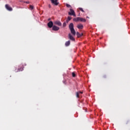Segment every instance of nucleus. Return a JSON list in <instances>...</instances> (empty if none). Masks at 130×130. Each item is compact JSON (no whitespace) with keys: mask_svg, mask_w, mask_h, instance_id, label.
Wrapping results in <instances>:
<instances>
[{"mask_svg":"<svg viewBox=\"0 0 130 130\" xmlns=\"http://www.w3.org/2000/svg\"><path fill=\"white\" fill-rule=\"evenodd\" d=\"M69 28L71 31V34L73 36H75L76 34V32L75 31V30L74 28V24L71 23H70L69 25Z\"/></svg>","mask_w":130,"mask_h":130,"instance_id":"nucleus-1","label":"nucleus"},{"mask_svg":"<svg viewBox=\"0 0 130 130\" xmlns=\"http://www.w3.org/2000/svg\"><path fill=\"white\" fill-rule=\"evenodd\" d=\"M49 8H51V6H50V5H49Z\"/></svg>","mask_w":130,"mask_h":130,"instance_id":"nucleus-25","label":"nucleus"},{"mask_svg":"<svg viewBox=\"0 0 130 130\" xmlns=\"http://www.w3.org/2000/svg\"><path fill=\"white\" fill-rule=\"evenodd\" d=\"M23 70V68H21L20 69H16L15 70V72L16 73H17V72H21V71H22Z\"/></svg>","mask_w":130,"mask_h":130,"instance_id":"nucleus-11","label":"nucleus"},{"mask_svg":"<svg viewBox=\"0 0 130 130\" xmlns=\"http://www.w3.org/2000/svg\"><path fill=\"white\" fill-rule=\"evenodd\" d=\"M86 21V19H85V18H83L82 17H79V22H85Z\"/></svg>","mask_w":130,"mask_h":130,"instance_id":"nucleus-10","label":"nucleus"},{"mask_svg":"<svg viewBox=\"0 0 130 130\" xmlns=\"http://www.w3.org/2000/svg\"><path fill=\"white\" fill-rule=\"evenodd\" d=\"M68 38L72 41H75V38H74V37L72 36L71 34H68Z\"/></svg>","mask_w":130,"mask_h":130,"instance_id":"nucleus-4","label":"nucleus"},{"mask_svg":"<svg viewBox=\"0 0 130 130\" xmlns=\"http://www.w3.org/2000/svg\"><path fill=\"white\" fill-rule=\"evenodd\" d=\"M70 41H67V42L65 43V46H66V47L70 46Z\"/></svg>","mask_w":130,"mask_h":130,"instance_id":"nucleus-15","label":"nucleus"},{"mask_svg":"<svg viewBox=\"0 0 130 130\" xmlns=\"http://www.w3.org/2000/svg\"><path fill=\"white\" fill-rule=\"evenodd\" d=\"M72 19V17H71V16H68V19H67L66 22L68 23Z\"/></svg>","mask_w":130,"mask_h":130,"instance_id":"nucleus-13","label":"nucleus"},{"mask_svg":"<svg viewBox=\"0 0 130 130\" xmlns=\"http://www.w3.org/2000/svg\"><path fill=\"white\" fill-rule=\"evenodd\" d=\"M51 20V18H49V21Z\"/></svg>","mask_w":130,"mask_h":130,"instance_id":"nucleus-26","label":"nucleus"},{"mask_svg":"<svg viewBox=\"0 0 130 130\" xmlns=\"http://www.w3.org/2000/svg\"><path fill=\"white\" fill-rule=\"evenodd\" d=\"M5 8L6 9L9 11H12L13 9L11 7H10L8 4H6Z\"/></svg>","mask_w":130,"mask_h":130,"instance_id":"nucleus-3","label":"nucleus"},{"mask_svg":"<svg viewBox=\"0 0 130 130\" xmlns=\"http://www.w3.org/2000/svg\"><path fill=\"white\" fill-rule=\"evenodd\" d=\"M59 27L58 26H56V25H53L52 29L54 31H58L59 30Z\"/></svg>","mask_w":130,"mask_h":130,"instance_id":"nucleus-7","label":"nucleus"},{"mask_svg":"<svg viewBox=\"0 0 130 130\" xmlns=\"http://www.w3.org/2000/svg\"><path fill=\"white\" fill-rule=\"evenodd\" d=\"M79 10L81 11L82 13H84L85 11L84 10H83V8H79Z\"/></svg>","mask_w":130,"mask_h":130,"instance_id":"nucleus-16","label":"nucleus"},{"mask_svg":"<svg viewBox=\"0 0 130 130\" xmlns=\"http://www.w3.org/2000/svg\"><path fill=\"white\" fill-rule=\"evenodd\" d=\"M66 7L69 8H71V6L68 4H66Z\"/></svg>","mask_w":130,"mask_h":130,"instance_id":"nucleus-19","label":"nucleus"},{"mask_svg":"<svg viewBox=\"0 0 130 130\" xmlns=\"http://www.w3.org/2000/svg\"><path fill=\"white\" fill-rule=\"evenodd\" d=\"M73 21L75 22H79V17H76V18H73Z\"/></svg>","mask_w":130,"mask_h":130,"instance_id":"nucleus-14","label":"nucleus"},{"mask_svg":"<svg viewBox=\"0 0 130 130\" xmlns=\"http://www.w3.org/2000/svg\"><path fill=\"white\" fill-rule=\"evenodd\" d=\"M72 77H76V74H75V72H73V73H72Z\"/></svg>","mask_w":130,"mask_h":130,"instance_id":"nucleus-20","label":"nucleus"},{"mask_svg":"<svg viewBox=\"0 0 130 130\" xmlns=\"http://www.w3.org/2000/svg\"><path fill=\"white\" fill-rule=\"evenodd\" d=\"M34 6H32V5H30V9L31 10H32L34 9Z\"/></svg>","mask_w":130,"mask_h":130,"instance_id":"nucleus-18","label":"nucleus"},{"mask_svg":"<svg viewBox=\"0 0 130 130\" xmlns=\"http://www.w3.org/2000/svg\"><path fill=\"white\" fill-rule=\"evenodd\" d=\"M25 3L29 4V1L26 2Z\"/></svg>","mask_w":130,"mask_h":130,"instance_id":"nucleus-23","label":"nucleus"},{"mask_svg":"<svg viewBox=\"0 0 130 130\" xmlns=\"http://www.w3.org/2000/svg\"><path fill=\"white\" fill-rule=\"evenodd\" d=\"M68 15L70 16H73L74 17H76V15L75 14V12L73 9H70V12H68Z\"/></svg>","mask_w":130,"mask_h":130,"instance_id":"nucleus-2","label":"nucleus"},{"mask_svg":"<svg viewBox=\"0 0 130 130\" xmlns=\"http://www.w3.org/2000/svg\"><path fill=\"white\" fill-rule=\"evenodd\" d=\"M76 35L78 38H80L83 36V34H80L78 31H77Z\"/></svg>","mask_w":130,"mask_h":130,"instance_id":"nucleus-12","label":"nucleus"},{"mask_svg":"<svg viewBox=\"0 0 130 130\" xmlns=\"http://www.w3.org/2000/svg\"><path fill=\"white\" fill-rule=\"evenodd\" d=\"M77 28L79 29H82L83 28V24H78V25H77Z\"/></svg>","mask_w":130,"mask_h":130,"instance_id":"nucleus-9","label":"nucleus"},{"mask_svg":"<svg viewBox=\"0 0 130 130\" xmlns=\"http://www.w3.org/2000/svg\"><path fill=\"white\" fill-rule=\"evenodd\" d=\"M51 3H52V4L55 5V6H58L59 4L58 0H51Z\"/></svg>","mask_w":130,"mask_h":130,"instance_id":"nucleus-5","label":"nucleus"},{"mask_svg":"<svg viewBox=\"0 0 130 130\" xmlns=\"http://www.w3.org/2000/svg\"><path fill=\"white\" fill-rule=\"evenodd\" d=\"M54 24L59 26H61L62 25V23L59 21V20H56V21H54Z\"/></svg>","mask_w":130,"mask_h":130,"instance_id":"nucleus-6","label":"nucleus"},{"mask_svg":"<svg viewBox=\"0 0 130 130\" xmlns=\"http://www.w3.org/2000/svg\"><path fill=\"white\" fill-rule=\"evenodd\" d=\"M76 96L78 98H79V92H77L76 93Z\"/></svg>","mask_w":130,"mask_h":130,"instance_id":"nucleus-17","label":"nucleus"},{"mask_svg":"<svg viewBox=\"0 0 130 130\" xmlns=\"http://www.w3.org/2000/svg\"><path fill=\"white\" fill-rule=\"evenodd\" d=\"M48 27H49V28L53 27V22L52 21H49V22H48Z\"/></svg>","mask_w":130,"mask_h":130,"instance_id":"nucleus-8","label":"nucleus"},{"mask_svg":"<svg viewBox=\"0 0 130 130\" xmlns=\"http://www.w3.org/2000/svg\"><path fill=\"white\" fill-rule=\"evenodd\" d=\"M79 92V93H81V94H82L83 93V92H81V91H79V92Z\"/></svg>","mask_w":130,"mask_h":130,"instance_id":"nucleus-24","label":"nucleus"},{"mask_svg":"<svg viewBox=\"0 0 130 130\" xmlns=\"http://www.w3.org/2000/svg\"><path fill=\"white\" fill-rule=\"evenodd\" d=\"M66 25H67L66 22H64V23H63V27H66Z\"/></svg>","mask_w":130,"mask_h":130,"instance_id":"nucleus-21","label":"nucleus"},{"mask_svg":"<svg viewBox=\"0 0 130 130\" xmlns=\"http://www.w3.org/2000/svg\"><path fill=\"white\" fill-rule=\"evenodd\" d=\"M102 77H103V78L106 79V78H107V76L106 75H104Z\"/></svg>","mask_w":130,"mask_h":130,"instance_id":"nucleus-22","label":"nucleus"}]
</instances>
